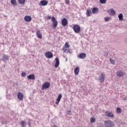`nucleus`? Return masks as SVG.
Segmentation results:
<instances>
[{
	"label": "nucleus",
	"instance_id": "obj_1",
	"mask_svg": "<svg viewBox=\"0 0 127 127\" xmlns=\"http://www.w3.org/2000/svg\"><path fill=\"white\" fill-rule=\"evenodd\" d=\"M70 45L68 42H66L64 47H63V51L65 53H69L70 52V50L69 49Z\"/></svg>",
	"mask_w": 127,
	"mask_h": 127
},
{
	"label": "nucleus",
	"instance_id": "obj_2",
	"mask_svg": "<svg viewBox=\"0 0 127 127\" xmlns=\"http://www.w3.org/2000/svg\"><path fill=\"white\" fill-rule=\"evenodd\" d=\"M104 126L106 127H114L115 124L111 120H108L104 122Z\"/></svg>",
	"mask_w": 127,
	"mask_h": 127
},
{
	"label": "nucleus",
	"instance_id": "obj_3",
	"mask_svg": "<svg viewBox=\"0 0 127 127\" xmlns=\"http://www.w3.org/2000/svg\"><path fill=\"white\" fill-rule=\"evenodd\" d=\"M51 20L53 22L52 27L54 29H56V27H57V26L58 25V21L56 20V18L54 17H52L51 18Z\"/></svg>",
	"mask_w": 127,
	"mask_h": 127
},
{
	"label": "nucleus",
	"instance_id": "obj_4",
	"mask_svg": "<svg viewBox=\"0 0 127 127\" xmlns=\"http://www.w3.org/2000/svg\"><path fill=\"white\" fill-rule=\"evenodd\" d=\"M51 86V83L50 82H49L48 81L44 83L42 85V90H44L46 89L49 88Z\"/></svg>",
	"mask_w": 127,
	"mask_h": 127
},
{
	"label": "nucleus",
	"instance_id": "obj_5",
	"mask_svg": "<svg viewBox=\"0 0 127 127\" xmlns=\"http://www.w3.org/2000/svg\"><path fill=\"white\" fill-rule=\"evenodd\" d=\"M72 29L73 30L74 32H75V33H78L81 31L80 26L76 24L73 26Z\"/></svg>",
	"mask_w": 127,
	"mask_h": 127
},
{
	"label": "nucleus",
	"instance_id": "obj_6",
	"mask_svg": "<svg viewBox=\"0 0 127 127\" xmlns=\"http://www.w3.org/2000/svg\"><path fill=\"white\" fill-rule=\"evenodd\" d=\"M105 74L104 72H102L99 77V80L101 83H104V80H105Z\"/></svg>",
	"mask_w": 127,
	"mask_h": 127
},
{
	"label": "nucleus",
	"instance_id": "obj_7",
	"mask_svg": "<svg viewBox=\"0 0 127 127\" xmlns=\"http://www.w3.org/2000/svg\"><path fill=\"white\" fill-rule=\"evenodd\" d=\"M62 24L64 27H66L68 25V21L66 18H64L62 19Z\"/></svg>",
	"mask_w": 127,
	"mask_h": 127
},
{
	"label": "nucleus",
	"instance_id": "obj_8",
	"mask_svg": "<svg viewBox=\"0 0 127 127\" xmlns=\"http://www.w3.org/2000/svg\"><path fill=\"white\" fill-rule=\"evenodd\" d=\"M45 56H46L48 59H51L53 57V54L51 52H47L45 54Z\"/></svg>",
	"mask_w": 127,
	"mask_h": 127
},
{
	"label": "nucleus",
	"instance_id": "obj_9",
	"mask_svg": "<svg viewBox=\"0 0 127 127\" xmlns=\"http://www.w3.org/2000/svg\"><path fill=\"white\" fill-rule=\"evenodd\" d=\"M17 98L20 101H23L24 95L20 92H19L17 94Z\"/></svg>",
	"mask_w": 127,
	"mask_h": 127
},
{
	"label": "nucleus",
	"instance_id": "obj_10",
	"mask_svg": "<svg viewBox=\"0 0 127 127\" xmlns=\"http://www.w3.org/2000/svg\"><path fill=\"white\" fill-rule=\"evenodd\" d=\"M24 20L26 22H30L32 20V17L31 16H25L24 17Z\"/></svg>",
	"mask_w": 127,
	"mask_h": 127
},
{
	"label": "nucleus",
	"instance_id": "obj_11",
	"mask_svg": "<svg viewBox=\"0 0 127 127\" xmlns=\"http://www.w3.org/2000/svg\"><path fill=\"white\" fill-rule=\"evenodd\" d=\"M125 73H124L122 71L120 70V71H118L117 72V76L119 77H121L122 76H125Z\"/></svg>",
	"mask_w": 127,
	"mask_h": 127
},
{
	"label": "nucleus",
	"instance_id": "obj_12",
	"mask_svg": "<svg viewBox=\"0 0 127 127\" xmlns=\"http://www.w3.org/2000/svg\"><path fill=\"white\" fill-rule=\"evenodd\" d=\"M106 113V116L108 118H114V115L111 113V112H108V111L105 112Z\"/></svg>",
	"mask_w": 127,
	"mask_h": 127
},
{
	"label": "nucleus",
	"instance_id": "obj_13",
	"mask_svg": "<svg viewBox=\"0 0 127 127\" xmlns=\"http://www.w3.org/2000/svg\"><path fill=\"white\" fill-rule=\"evenodd\" d=\"M62 98V95L61 94H59L58 98L56 99V104L58 105Z\"/></svg>",
	"mask_w": 127,
	"mask_h": 127
},
{
	"label": "nucleus",
	"instance_id": "obj_14",
	"mask_svg": "<svg viewBox=\"0 0 127 127\" xmlns=\"http://www.w3.org/2000/svg\"><path fill=\"white\" fill-rule=\"evenodd\" d=\"M48 1L47 0H42L40 1L41 6H46L48 4Z\"/></svg>",
	"mask_w": 127,
	"mask_h": 127
},
{
	"label": "nucleus",
	"instance_id": "obj_15",
	"mask_svg": "<svg viewBox=\"0 0 127 127\" xmlns=\"http://www.w3.org/2000/svg\"><path fill=\"white\" fill-rule=\"evenodd\" d=\"M99 13V8L98 7H93L92 8V13L93 14H98Z\"/></svg>",
	"mask_w": 127,
	"mask_h": 127
},
{
	"label": "nucleus",
	"instance_id": "obj_16",
	"mask_svg": "<svg viewBox=\"0 0 127 127\" xmlns=\"http://www.w3.org/2000/svg\"><path fill=\"white\" fill-rule=\"evenodd\" d=\"M108 13H110V15H115L116 14V12L115 11V10L112 8L110 9V10H109L108 11Z\"/></svg>",
	"mask_w": 127,
	"mask_h": 127
},
{
	"label": "nucleus",
	"instance_id": "obj_17",
	"mask_svg": "<svg viewBox=\"0 0 127 127\" xmlns=\"http://www.w3.org/2000/svg\"><path fill=\"white\" fill-rule=\"evenodd\" d=\"M56 60V64H55V67L57 68L59 67L60 65V61L59 58H56L55 59Z\"/></svg>",
	"mask_w": 127,
	"mask_h": 127
},
{
	"label": "nucleus",
	"instance_id": "obj_18",
	"mask_svg": "<svg viewBox=\"0 0 127 127\" xmlns=\"http://www.w3.org/2000/svg\"><path fill=\"white\" fill-rule=\"evenodd\" d=\"M36 36H37L38 38L40 39H42V34L40 33V30H37Z\"/></svg>",
	"mask_w": 127,
	"mask_h": 127
},
{
	"label": "nucleus",
	"instance_id": "obj_19",
	"mask_svg": "<svg viewBox=\"0 0 127 127\" xmlns=\"http://www.w3.org/2000/svg\"><path fill=\"white\" fill-rule=\"evenodd\" d=\"M91 14H92L91 10L90 8H88L86 12V15H87V16H90Z\"/></svg>",
	"mask_w": 127,
	"mask_h": 127
},
{
	"label": "nucleus",
	"instance_id": "obj_20",
	"mask_svg": "<svg viewBox=\"0 0 127 127\" xmlns=\"http://www.w3.org/2000/svg\"><path fill=\"white\" fill-rule=\"evenodd\" d=\"M79 72H80V68L79 67H76L75 68H74V74L77 75L79 73Z\"/></svg>",
	"mask_w": 127,
	"mask_h": 127
},
{
	"label": "nucleus",
	"instance_id": "obj_21",
	"mask_svg": "<svg viewBox=\"0 0 127 127\" xmlns=\"http://www.w3.org/2000/svg\"><path fill=\"white\" fill-rule=\"evenodd\" d=\"M27 78L28 79L35 80V76L34 74H30Z\"/></svg>",
	"mask_w": 127,
	"mask_h": 127
},
{
	"label": "nucleus",
	"instance_id": "obj_22",
	"mask_svg": "<svg viewBox=\"0 0 127 127\" xmlns=\"http://www.w3.org/2000/svg\"><path fill=\"white\" fill-rule=\"evenodd\" d=\"M79 57L81 59H84L86 57V54L84 53H82L79 54Z\"/></svg>",
	"mask_w": 127,
	"mask_h": 127
},
{
	"label": "nucleus",
	"instance_id": "obj_23",
	"mask_svg": "<svg viewBox=\"0 0 127 127\" xmlns=\"http://www.w3.org/2000/svg\"><path fill=\"white\" fill-rule=\"evenodd\" d=\"M119 19L120 21H122L123 19V15L122 13L119 14L118 15Z\"/></svg>",
	"mask_w": 127,
	"mask_h": 127
},
{
	"label": "nucleus",
	"instance_id": "obj_24",
	"mask_svg": "<svg viewBox=\"0 0 127 127\" xmlns=\"http://www.w3.org/2000/svg\"><path fill=\"white\" fill-rule=\"evenodd\" d=\"M20 125L22 127H26L25 126V122H24L23 121H21L20 122Z\"/></svg>",
	"mask_w": 127,
	"mask_h": 127
},
{
	"label": "nucleus",
	"instance_id": "obj_25",
	"mask_svg": "<svg viewBox=\"0 0 127 127\" xmlns=\"http://www.w3.org/2000/svg\"><path fill=\"white\" fill-rule=\"evenodd\" d=\"M2 60L3 61H6L8 60V57L6 56H4L2 58Z\"/></svg>",
	"mask_w": 127,
	"mask_h": 127
},
{
	"label": "nucleus",
	"instance_id": "obj_26",
	"mask_svg": "<svg viewBox=\"0 0 127 127\" xmlns=\"http://www.w3.org/2000/svg\"><path fill=\"white\" fill-rule=\"evenodd\" d=\"M111 19V18L110 17H107L104 18V21H105V22H108Z\"/></svg>",
	"mask_w": 127,
	"mask_h": 127
},
{
	"label": "nucleus",
	"instance_id": "obj_27",
	"mask_svg": "<svg viewBox=\"0 0 127 127\" xmlns=\"http://www.w3.org/2000/svg\"><path fill=\"white\" fill-rule=\"evenodd\" d=\"M117 113L118 114H121L122 113V109L120 108H117Z\"/></svg>",
	"mask_w": 127,
	"mask_h": 127
},
{
	"label": "nucleus",
	"instance_id": "obj_28",
	"mask_svg": "<svg viewBox=\"0 0 127 127\" xmlns=\"http://www.w3.org/2000/svg\"><path fill=\"white\" fill-rule=\"evenodd\" d=\"M11 3L14 5H16L17 4L16 0H11Z\"/></svg>",
	"mask_w": 127,
	"mask_h": 127
},
{
	"label": "nucleus",
	"instance_id": "obj_29",
	"mask_svg": "<svg viewBox=\"0 0 127 127\" xmlns=\"http://www.w3.org/2000/svg\"><path fill=\"white\" fill-rule=\"evenodd\" d=\"M96 122V119L95 118H91L90 119V122L91 124Z\"/></svg>",
	"mask_w": 127,
	"mask_h": 127
},
{
	"label": "nucleus",
	"instance_id": "obj_30",
	"mask_svg": "<svg viewBox=\"0 0 127 127\" xmlns=\"http://www.w3.org/2000/svg\"><path fill=\"white\" fill-rule=\"evenodd\" d=\"M18 1L19 2V3L21 4H23L25 3V0H18Z\"/></svg>",
	"mask_w": 127,
	"mask_h": 127
},
{
	"label": "nucleus",
	"instance_id": "obj_31",
	"mask_svg": "<svg viewBox=\"0 0 127 127\" xmlns=\"http://www.w3.org/2000/svg\"><path fill=\"white\" fill-rule=\"evenodd\" d=\"M110 62L111 64L115 65V62L114 60H113L112 59H110Z\"/></svg>",
	"mask_w": 127,
	"mask_h": 127
},
{
	"label": "nucleus",
	"instance_id": "obj_32",
	"mask_svg": "<svg viewBox=\"0 0 127 127\" xmlns=\"http://www.w3.org/2000/svg\"><path fill=\"white\" fill-rule=\"evenodd\" d=\"M107 0H100V3L102 4H105L106 3Z\"/></svg>",
	"mask_w": 127,
	"mask_h": 127
},
{
	"label": "nucleus",
	"instance_id": "obj_33",
	"mask_svg": "<svg viewBox=\"0 0 127 127\" xmlns=\"http://www.w3.org/2000/svg\"><path fill=\"white\" fill-rule=\"evenodd\" d=\"M31 120H29L28 122V126H29V127H31V123L30 122Z\"/></svg>",
	"mask_w": 127,
	"mask_h": 127
},
{
	"label": "nucleus",
	"instance_id": "obj_34",
	"mask_svg": "<svg viewBox=\"0 0 127 127\" xmlns=\"http://www.w3.org/2000/svg\"><path fill=\"white\" fill-rule=\"evenodd\" d=\"M65 2L67 5H69V0H65Z\"/></svg>",
	"mask_w": 127,
	"mask_h": 127
},
{
	"label": "nucleus",
	"instance_id": "obj_35",
	"mask_svg": "<svg viewBox=\"0 0 127 127\" xmlns=\"http://www.w3.org/2000/svg\"><path fill=\"white\" fill-rule=\"evenodd\" d=\"M26 75V73L25 72H22L21 73V76L22 77H25Z\"/></svg>",
	"mask_w": 127,
	"mask_h": 127
},
{
	"label": "nucleus",
	"instance_id": "obj_36",
	"mask_svg": "<svg viewBox=\"0 0 127 127\" xmlns=\"http://www.w3.org/2000/svg\"><path fill=\"white\" fill-rule=\"evenodd\" d=\"M47 19H48V20H50V19H51V16H48L47 17Z\"/></svg>",
	"mask_w": 127,
	"mask_h": 127
},
{
	"label": "nucleus",
	"instance_id": "obj_37",
	"mask_svg": "<svg viewBox=\"0 0 127 127\" xmlns=\"http://www.w3.org/2000/svg\"><path fill=\"white\" fill-rule=\"evenodd\" d=\"M68 113H71V111H67V114H68Z\"/></svg>",
	"mask_w": 127,
	"mask_h": 127
},
{
	"label": "nucleus",
	"instance_id": "obj_38",
	"mask_svg": "<svg viewBox=\"0 0 127 127\" xmlns=\"http://www.w3.org/2000/svg\"><path fill=\"white\" fill-rule=\"evenodd\" d=\"M54 127H57V126L54 125Z\"/></svg>",
	"mask_w": 127,
	"mask_h": 127
}]
</instances>
